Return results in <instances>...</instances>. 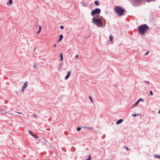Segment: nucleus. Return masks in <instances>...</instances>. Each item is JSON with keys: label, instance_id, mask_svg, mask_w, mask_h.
Returning a JSON list of instances; mask_svg holds the SVG:
<instances>
[{"label": "nucleus", "instance_id": "473e14b6", "mask_svg": "<svg viewBox=\"0 0 160 160\" xmlns=\"http://www.w3.org/2000/svg\"><path fill=\"white\" fill-rule=\"evenodd\" d=\"M159 113H160V110L159 111V112H158Z\"/></svg>", "mask_w": 160, "mask_h": 160}, {"label": "nucleus", "instance_id": "5701e85b", "mask_svg": "<svg viewBox=\"0 0 160 160\" xmlns=\"http://www.w3.org/2000/svg\"><path fill=\"white\" fill-rule=\"evenodd\" d=\"M144 82L145 83H147L148 84H150V82L149 81H144Z\"/></svg>", "mask_w": 160, "mask_h": 160}, {"label": "nucleus", "instance_id": "2f4dec72", "mask_svg": "<svg viewBox=\"0 0 160 160\" xmlns=\"http://www.w3.org/2000/svg\"><path fill=\"white\" fill-rule=\"evenodd\" d=\"M17 113H20V114H21V112H18Z\"/></svg>", "mask_w": 160, "mask_h": 160}, {"label": "nucleus", "instance_id": "ddd939ff", "mask_svg": "<svg viewBox=\"0 0 160 160\" xmlns=\"http://www.w3.org/2000/svg\"><path fill=\"white\" fill-rule=\"evenodd\" d=\"M0 112L2 113H5L6 112V111L2 109H0Z\"/></svg>", "mask_w": 160, "mask_h": 160}, {"label": "nucleus", "instance_id": "9d476101", "mask_svg": "<svg viewBox=\"0 0 160 160\" xmlns=\"http://www.w3.org/2000/svg\"><path fill=\"white\" fill-rule=\"evenodd\" d=\"M63 35L62 34H60L59 36V39L58 40V42H59L61 41V40H62L63 39Z\"/></svg>", "mask_w": 160, "mask_h": 160}, {"label": "nucleus", "instance_id": "c756f323", "mask_svg": "<svg viewBox=\"0 0 160 160\" xmlns=\"http://www.w3.org/2000/svg\"><path fill=\"white\" fill-rule=\"evenodd\" d=\"M53 46L54 47H57V45L56 44H53Z\"/></svg>", "mask_w": 160, "mask_h": 160}, {"label": "nucleus", "instance_id": "c85d7f7f", "mask_svg": "<svg viewBox=\"0 0 160 160\" xmlns=\"http://www.w3.org/2000/svg\"><path fill=\"white\" fill-rule=\"evenodd\" d=\"M149 52V51H148L146 53L145 55H147L148 54Z\"/></svg>", "mask_w": 160, "mask_h": 160}, {"label": "nucleus", "instance_id": "6e6552de", "mask_svg": "<svg viewBox=\"0 0 160 160\" xmlns=\"http://www.w3.org/2000/svg\"><path fill=\"white\" fill-rule=\"evenodd\" d=\"M71 73V72H67V75H66V76L65 77V80H66L70 76Z\"/></svg>", "mask_w": 160, "mask_h": 160}, {"label": "nucleus", "instance_id": "4be33fe9", "mask_svg": "<svg viewBox=\"0 0 160 160\" xmlns=\"http://www.w3.org/2000/svg\"><path fill=\"white\" fill-rule=\"evenodd\" d=\"M81 128H82L81 127H78L77 128V130L78 131H80V130L81 129Z\"/></svg>", "mask_w": 160, "mask_h": 160}, {"label": "nucleus", "instance_id": "7c9ffc66", "mask_svg": "<svg viewBox=\"0 0 160 160\" xmlns=\"http://www.w3.org/2000/svg\"><path fill=\"white\" fill-rule=\"evenodd\" d=\"M78 57V54L76 55L75 56V57Z\"/></svg>", "mask_w": 160, "mask_h": 160}, {"label": "nucleus", "instance_id": "7ed1b4c3", "mask_svg": "<svg viewBox=\"0 0 160 160\" xmlns=\"http://www.w3.org/2000/svg\"><path fill=\"white\" fill-rule=\"evenodd\" d=\"M92 22L96 25L98 27H101L102 25V21L98 18H93L92 19Z\"/></svg>", "mask_w": 160, "mask_h": 160}, {"label": "nucleus", "instance_id": "dca6fc26", "mask_svg": "<svg viewBox=\"0 0 160 160\" xmlns=\"http://www.w3.org/2000/svg\"><path fill=\"white\" fill-rule=\"evenodd\" d=\"M154 157L160 159V155L155 154L154 155Z\"/></svg>", "mask_w": 160, "mask_h": 160}, {"label": "nucleus", "instance_id": "423d86ee", "mask_svg": "<svg viewBox=\"0 0 160 160\" xmlns=\"http://www.w3.org/2000/svg\"><path fill=\"white\" fill-rule=\"evenodd\" d=\"M140 101H142V102H143L144 101V100H143V99L142 98H139L136 102L134 103L133 105V107H136V106L138 104V103L140 102Z\"/></svg>", "mask_w": 160, "mask_h": 160}, {"label": "nucleus", "instance_id": "9b49d317", "mask_svg": "<svg viewBox=\"0 0 160 160\" xmlns=\"http://www.w3.org/2000/svg\"><path fill=\"white\" fill-rule=\"evenodd\" d=\"M60 57L61 58L60 61H62L63 60V56L62 53H60Z\"/></svg>", "mask_w": 160, "mask_h": 160}, {"label": "nucleus", "instance_id": "39448f33", "mask_svg": "<svg viewBox=\"0 0 160 160\" xmlns=\"http://www.w3.org/2000/svg\"><path fill=\"white\" fill-rule=\"evenodd\" d=\"M29 133H30V134L32 136H33V137L37 139V140H38V139L39 138V137L37 136H35L34 134V133L31 131H29Z\"/></svg>", "mask_w": 160, "mask_h": 160}, {"label": "nucleus", "instance_id": "f03ea898", "mask_svg": "<svg viewBox=\"0 0 160 160\" xmlns=\"http://www.w3.org/2000/svg\"><path fill=\"white\" fill-rule=\"evenodd\" d=\"M114 12L117 14L118 16H122L124 14L125 9L119 6H116L114 7Z\"/></svg>", "mask_w": 160, "mask_h": 160}, {"label": "nucleus", "instance_id": "b1692460", "mask_svg": "<svg viewBox=\"0 0 160 160\" xmlns=\"http://www.w3.org/2000/svg\"><path fill=\"white\" fill-rule=\"evenodd\" d=\"M123 148H124L126 149L127 150V151L129 150V148L128 147L125 146H124L123 147Z\"/></svg>", "mask_w": 160, "mask_h": 160}, {"label": "nucleus", "instance_id": "2eb2a0df", "mask_svg": "<svg viewBox=\"0 0 160 160\" xmlns=\"http://www.w3.org/2000/svg\"><path fill=\"white\" fill-rule=\"evenodd\" d=\"M13 1L12 0H9V2L7 3V4H10L11 5L12 4Z\"/></svg>", "mask_w": 160, "mask_h": 160}, {"label": "nucleus", "instance_id": "f8f14e48", "mask_svg": "<svg viewBox=\"0 0 160 160\" xmlns=\"http://www.w3.org/2000/svg\"><path fill=\"white\" fill-rule=\"evenodd\" d=\"M85 129H88L89 130H92L93 128L91 127H88L87 126H85L84 127Z\"/></svg>", "mask_w": 160, "mask_h": 160}, {"label": "nucleus", "instance_id": "cd10ccee", "mask_svg": "<svg viewBox=\"0 0 160 160\" xmlns=\"http://www.w3.org/2000/svg\"><path fill=\"white\" fill-rule=\"evenodd\" d=\"M60 28L61 29H64V27L62 26H60Z\"/></svg>", "mask_w": 160, "mask_h": 160}, {"label": "nucleus", "instance_id": "f3484780", "mask_svg": "<svg viewBox=\"0 0 160 160\" xmlns=\"http://www.w3.org/2000/svg\"><path fill=\"white\" fill-rule=\"evenodd\" d=\"M41 26H39V30H38V31L37 32V34H39L41 31Z\"/></svg>", "mask_w": 160, "mask_h": 160}, {"label": "nucleus", "instance_id": "0eeeda50", "mask_svg": "<svg viewBox=\"0 0 160 160\" xmlns=\"http://www.w3.org/2000/svg\"><path fill=\"white\" fill-rule=\"evenodd\" d=\"M28 84L27 82H26L23 84V87L21 89V91L22 92H24L25 88H26Z\"/></svg>", "mask_w": 160, "mask_h": 160}, {"label": "nucleus", "instance_id": "bb28decb", "mask_svg": "<svg viewBox=\"0 0 160 160\" xmlns=\"http://www.w3.org/2000/svg\"><path fill=\"white\" fill-rule=\"evenodd\" d=\"M150 94L151 96H152L153 95V92H152V90L150 91Z\"/></svg>", "mask_w": 160, "mask_h": 160}, {"label": "nucleus", "instance_id": "aec40b11", "mask_svg": "<svg viewBox=\"0 0 160 160\" xmlns=\"http://www.w3.org/2000/svg\"><path fill=\"white\" fill-rule=\"evenodd\" d=\"M91 156H90V155H89L88 156V158L87 159H85V160H91Z\"/></svg>", "mask_w": 160, "mask_h": 160}, {"label": "nucleus", "instance_id": "a878e982", "mask_svg": "<svg viewBox=\"0 0 160 160\" xmlns=\"http://www.w3.org/2000/svg\"><path fill=\"white\" fill-rule=\"evenodd\" d=\"M146 0L148 2H149L151 1H154V0Z\"/></svg>", "mask_w": 160, "mask_h": 160}, {"label": "nucleus", "instance_id": "412c9836", "mask_svg": "<svg viewBox=\"0 0 160 160\" xmlns=\"http://www.w3.org/2000/svg\"><path fill=\"white\" fill-rule=\"evenodd\" d=\"M95 4L97 5H99V2L98 1H96L95 2Z\"/></svg>", "mask_w": 160, "mask_h": 160}, {"label": "nucleus", "instance_id": "4468645a", "mask_svg": "<svg viewBox=\"0 0 160 160\" xmlns=\"http://www.w3.org/2000/svg\"><path fill=\"white\" fill-rule=\"evenodd\" d=\"M139 113H135V114H132V116L133 117H137L139 116Z\"/></svg>", "mask_w": 160, "mask_h": 160}, {"label": "nucleus", "instance_id": "20e7f679", "mask_svg": "<svg viewBox=\"0 0 160 160\" xmlns=\"http://www.w3.org/2000/svg\"><path fill=\"white\" fill-rule=\"evenodd\" d=\"M101 10L98 8H96L94 10L92 11L91 12V15L92 16L95 15H99L101 12Z\"/></svg>", "mask_w": 160, "mask_h": 160}, {"label": "nucleus", "instance_id": "72a5a7b5", "mask_svg": "<svg viewBox=\"0 0 160 160\" xmlns=\"http://www.w3.org/2000/svg\"><path fill=\"white\" fill-rule=\"evenodd\" d=\"M159 8H160V6H159Z\"/></svg>", "mask_w": 160, "mask_h": 160}, {"label": "nucleus", "instance_id": "a211bd4d", "mask_svg": "<svg viewBox=\"0 0 160 160\" xmlns=\"http://www.w3.org/2000/svg\"><path fill=\"white\" fill-rule=\"evenodd\" d=\"M113 38L112 35H110L109 37V40L110 42H112L113 40Z\"/></svg>", "mask_w": 160, "mask_h": 160}, {"label": "nucleus", "instance_id": "6ab92c4d", "mask_svg": "<svg viewBox=\"0 0 160 160\" xmlns=\"http://www.w3.org/2000/svg\"><path fill=\"white\" fill-rule=\"evenodd\" d=\"M33 68H34L35 69H37L38 68V67L37 66V64H34L33 65Z\"/></svg>", "mask_w": 160, "mask_h": 160}, {"label": "nucleus", "instance_id": "1a4fd4ad", "mask_svg": "<svg viewBox=\"0 0 160 160\" xmlns=\"http://www.w3.org/2000/svg\"><path fill=\"white\" fill-rule=\"evenodd\" d=\"M123 121V120L122 119H120L118 120V121L116 122V124H119L121 123H122Z\"/></svg>", "mask_w": 160, "mask_h": 160}, {"label": "nucleus", "instance_id": "393cba45", "mask_svg": "<svg viewBox=\"0 0 160 160\" xmlns=\"http://www.w3.org/2000/svg\"><path fill=\"white\" fill-rule=\"evenodd\" d=\"M89 99H90V101L92 102H93V100H92V97H91V96H89Z\"/></svg>", "mask_w": 160, "mask_h": 160}, {"label": "nucleus", "instance_id": "f257e3e1", "mask_svg": "<svg viewBox=\"0 0 160 160\" xmlns=\"http://www.w3.org/2000/svg\"><path fill=\"white\" fill-rule=\"evenodd\" d=\"M149 29V26L146 24L141 25L138 28V32L141 35H144L148 32Z\"/></svg>", "mask_w": 160, "mask_h": 160}]
</instances>
